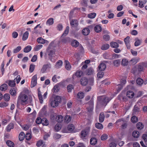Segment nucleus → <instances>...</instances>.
Segmentation results:
<instances>
[{
  "mask_svg": "<svg viewBox=\"0 0 147 147\" xmlns=\"http://www.w3.org/2000/svg\"><path fill=\"white\" fill-rule=\"evenodd\" d=\"M28 99L27 96L25 94H20L19 96L17 103V107L20 109H23L24 106L27 105Z\"/></svg>",
  "mask_w": 147,
  "mask_h": 147,
  "instance_id": "f257e3e1",
  "label": "nucleus"
},
{
  "mask_svg": "<svg viewBox=\"0 0 147 147\" xmlns=\"http://www.w3.org/2000/svg\"><path fill=\"white\" fill-rule=\"evenodd\" d=\"M111 97H107L105 96H100L97 97V103L102 106L105 107L112 99Z\"/></svg>",
  "mask_w": 147,
  "mask_h": 147,
  "instance_id": "f03ea898",
  "label": "nucleus"
},
{
  "mask_svg": "<svg viewBox=\"0 0 147 147\" xmlns=\"http://www.w3.org/2000/svg\"><path fill=\"white\" fill-rule=\"evenodd\" d=\"M95 41L94 40H92L91 41V43H89L88 45V47L89 50H90L92 53L94 54H97L98 53V51H95L94 50V48L97 46L95 45Z\"/></svg>",
  "mask_w": 147,
  "mask_h": 147,
  "instance_id": "7ed1b4c3",
  "label": "nucleus"
},
{
  "mask_svg": "<svg viewBox=\"0 0 147 147\" xmlns=\"http://www.w3.org/2000/svg\"><path fill=\"white\" fill-rule=\"evenodd\" d=\"M51 68V65L50 63H49L47 64H44L41 69V72L42 73H46L47 69H49Z\"/></svg>",
  "mask_w": 147,
  "mask_h": 147,
  "instance_id": "20e7f679",
  "label": "nucleus"
},
{
  "mask_svg": "<svg viewBox=\"0 0 147 147\" xmlns=\"http://www.w3.org/2000/svg\"><path fill=\"white\" fill-rule=\"evenodd\" d=\"M37 75H35L33 76L32 78L31 87V88L34 87L37 84Z\"/></svg>",
  "mask_w": 147,
  "mask_h": 147,
  "instance_id": "39448f33",
  "label": "nucleus"
},
{
  "mask_svg": "<svg viewBox=\"0 0 147 147\" xmlns=\"http://www.w3.org/2000/svg\"><path fill=\"white\" fill-rule=\"evenodd\" d=\"M102 57L104 59H105L110 60L112 59V55L109 53H104L102 55Z\"/></svg>",
  "mask_w": 147,
  "mask_h": 147,
  "instance_id": "423d86ee",
  "label": "nucleus"
},
{
  "mask_svg": "<svg viewBox=\"0 0 147 147\" xmlns=\"http://www.w3.org/2000/svg\"><path fill=\"white\" fill-rule=\"evenodd\" d=\"M70 25L73 27H76L78 24V22L77 20H71L70 22Z\"/></svg>",
  "mask_w": 147,
  "mask_h": 147,
  "instance_id": "0eeeda50",
  "label": "nucleus"
},
{
  "mask_svg": "<svg viewBox=\"0 0 147 147\" xmlns=\"http://www.w3.org/2000/svg\"><path fill=\"white\" fill-rule=\"evenodd\" d=\"M145 63L142 62L139 64L138 66V70L139 71H142L144 70V67L145 65Z\"/></svg>",
  "mask_w": 147,
  "mask_h": 147,
  "instance_id": "6e6552de",
  "label": "nucleus"
},
{
  "mask_svg": "<svg viewBox=\"0 0 147 147\" xmlns=\"http://www.w3.org/2000/svg\"><path fill=\"white\" fill-rule=\"evenodd\" d=\"M88 82V80L85 77L82 78L80 80V83L83 86L86 85Z\"/></svg>",
  "mask_w": 147,
  "mask_h": 147,
  "instance_id": "1a4fd4ad",
  "label": "nucleus"
},
{
  "mask_svg": "<svg viewBox=\"0 0 147 147\" xmlns=\"http://www.w3.org/2000/svg\"><path fill=\"white\" fill-rule=\"evenodd\" d=\"M136 83L137 84L140 86L142 85L143 83L146 84L147 83L146 81H144L143 79L140 78H138L137 79Z\"/></svg>",
  "mask_w": 147,
  "mask_h": 147,
  "instance_id": "9d476101",
  "label": "nucleus"
},
{
  "mask_svg": "<svg viewBox=\"0 0 147 147\" xmlns=\"http://www.w3.org/2000/svg\"><path fill=\"white\" fill-rule=\"evenodd\" d=\"M105 118V115L103 112H102L100 113L99 117V120L100 123H102L104 120Z\"/></svg>",
  "mask_w": 147,
  "mask_h": 147,
  "instance_id": "9b49d317",
  "label": "nucleus"
},
{
  "mask_svg": "<svg viewBox=\"0 0 147 147\" xmlns=\"http://www.w3.org/2000/svg\"><path fill=\"white\" fill-rule=\"evenodd\" d=\"M63 62L61 60H58L55 63V67L56 69L60 68L62 65Z\"/></svg>",
  "mask_w": 147,
  "mask_h": 147,
  "instance_id": "f8f14e48",
  "label": "nucleus"
},
{
  "mask_svg": "<svg viewBox=\"0 0 147 147\" xmlns=\"http://www.w3.org/2000/svg\"><path fill=\"white\" fill-rule=\"evenodd\" d=\"M37 42L39 43L44 44L46 42L48 43V41L41 37H39L37 39Z\"/></svg>",
  "mask_w": 147,
  "mask_h": 147,
  "instance_id": "ddd939ff",
  "label": "nucleus"
},
{
  "mask_svg": "<svg viewBox=\"0 0 147 147\" xmlns=\"http://www.w3.org/2000/svg\"><path fill=\"white\" fill-rule=\"evenodd\" d=\"M14 124L13 123H11L9 124L6 128V130L7 132H9L11 129L13 128Z\"/></svg>",
  "mask_w": 147,
  "mask_h": 147,
  "instance_id": "4468645a",
  "label": "nucleus"
},
{
  "mask_svg": "<svg viewBox=\"0 0 147 147\" xmlns=\"http://www.w3.org/2000/svg\"><path fill=\"white\" fill-rule=\"evenodd\" d=\"M80 45L79 43L76 40H73L71 42V46L74 47H78Z\"/></svg>",
  "mask_w": 147,
  "mask_h": 147,
  "instance_id": "2eb2a0df",
  "label": "nucleus"
},
{
  "mask_svg": "<svg viewBox=\"0 0 147 147\" xmlns=\"http://www.w3.org/2000/svg\"><path fill=\"white\" fill-rule=\"evenodd\" d=\"M64 63L65 64V68L66 69L68 70H70L71 68V66L69 62L67 60H65L64 61Z\"/></svg>",
  "mask_w": 147,
  "mask_h": 147,
  "instance_id": "dca6fc26",
  "label": "nucleus"
},
{
  "mask_svg": "<svg viewBox=\"0 0 147 147\" xmlns=\"http://www.w3.org/2000/svg\"><path fill=\"white\" fill-rule=\"evenodd\" d=\"M127 97L129 98H132L134 95V93L131 90H129L127 91L126 94Z\"/></svg>",
  "mask_w": 147,
  "mask_h": 147,
  "instance_id": "f3484780",
  "label": "nucleus"
},
{
  "mask_svg": "<svg viewBox=\"0 0 147 147\" xmlns=\"http://www.w3.org/2000/svg\"><path fill=\"white\" fill-rule=\"evenodd\" d=\"M82 32L84 35L87 36L90 33V30L89 28H85L82 30Z\"/></svg>",
  "mask_w": 147,
  "mask_h": 147,
  "instance_id": "a211bd4d",
  "label": "nucleus"
},
{
  "mask_svg": "<svg viewBox=\"0 0 147 147\" xmlns=\"http://www.w3.org/2000/svg\"><path fill=\"white\" fill-rule=\"evenodd\" d=\"M38 95L40 102L42 104L43 102V100L41 92L39 89H38Z\"/></svg>",
  "mask_w": 147,
  "mask_h": 147,
  "instance_id": "6ab92c4d",
  "label": "nucleus"
},
{
  "mask_svg": "<svg viewBox=\"0 0 147 147\" xmlns=\"http://www.w3.org/2000/svg\"><path fill=\"white\" fill-rule=\"evenodd\" d=\"M106 67V64L104 63H100L99 66L98 68L100 71H102L104 70Z\"/></svg>",
  "mask_w": 147,
  "mask_h": 147,
  "instance_id": "aec40b11",
  "label": "nucleus"
},
{
  "mask_svg": "<svg viewBox=\"0 0 147 147\" xmlns=\"http://www.w3.org/2000/svg\"><path fill=\"white\" fill-rule=\"evenodd\" d=\"M71 118L70 116L67 115L64 118V121L65 123H68L71 121Z\"/></svg>",
  "mask_w": 147,
  "mask_h": 147,
  "instance_id": "412c9836",
  "label": "nucleus"
},
{
  "mask_svg": "<svg viewBox=\"0 0 147 147\" xmlns=\"http://www.w3.org/2000/svg\"><path fill=\"white\" fill-rule=\"evenodd\" d=\"M147 2V0H139V6L141 8H142L144 6V5Z\"/></svg>",
  "mask_w": 147,
  "mask_h": 147,
  "instance_id": "4be33fe9",
  "label": "nucleus"
},
{
  "mask_svg": "<svg viewBox=\"0 0 147 147\" xmlns=\"http://www.w3.org/2000/svg\"><path fill=\"white\" fill-rule=\"evenodd\" d=\"M97 142V140L95 138H92L90 140V143L92 145H95Z\"/></svg>",
  "mask_w": 147,
  "mask_h": 147,
  "instance_id": "5701e85b",
  "label": "nucleus"
},
{
  "mask_svg": "<svg viewBox=\"0 0 147 147\" xmlns=\"http://www.w3.org/2000/svg\"><path fill=\"white\" fill-rule=\"evenodd\" d=\"M8 86L6 84H4L1 85L0 86V90L2 91H5L7 90Z\"/></svg>",
  "mask_w": 147,
  "mask_h": 147,
  "instance_id": "b1692460",
  "label": "nucleus"
},
{
  "mask_svg": "<svg viewBox=\"0 0 147 147\" xmlns=\"http://www.w3.org/2000/svg\"><path fill=\"white\" fill-rule=\"evenodd\" d=\"M88 134L87 131L85 130H82L81 133V136L82 138H84L86 137Z\"/></svg>",
  "mask_w": 147,
  "mask_h": 147,
  "instance_id": "393cba45",
  "label": "nucleus"
},
{
  "mask_svg": "<svg viewBox=\"0 0 147 147\" xmlns=\"http://www.w3.org/2000/svg\"><path fill=\"white\" fill-rule=\"evenodd\" d=\"M102 27L99 25H96L94 28L95 31L97 33L100 32L102 30Z\"/></svg>",
  "mask_w": 147,
  "mask_h": 147,
  "instance_id": "a878e982",
  "label": "nucleus"
},
{
  "mask_svg": "<svg viewBox=\"0 0 147 147\" xmlns=\"http://www.w3.org/2000/svg\"><path fill=\"white\" fill-rule=\"evenodd\" d=\"M3 98L5 101H8L10 99V95L8 93L5 94L3 96Z\"/></svg>",
  "mask_w": 147,
  "mask_h": 147,
  "instance_id": "bb28decb",
  "label": "nucleus"
},
{
  "mask_svg": "<svg viewBox=\"0 0 147 147\" xmlns=\"http://www.w3.org/2000/svg\"><path fill=\"white\" fill-rule=\"evenodd\" d=\"M28 35L29 33L27 31H26L24 34L22 36V39L23 40L25 41L28 38Z\"/></svg>",
  "mask_w": 147,
  "mask_h": 147,
  "instance_id": "cd10ccee",
  "label": "nucleus"
},
{
  "mask_svg": "<svg viewBox=\"0 0 147 147\" xmlns=\"http://www.w3.org/2000/svg\"><path fill=\"white\" fill-rule=\"evenodd\" d=\"M140 60V58L139 57H137L136 58H133L131 59L130 61H132V64L134 65L136 64Z\"/></svg>",
  "mask_w": 147,
  "mask_h": 147,
  "instance_id": "c85d7f7f",
  "label": "nucleus"
},
{
  "mask_svg": "<svg viewBox=\"0 0 147 147\" xmlns=\"http://www.w3.org/2000/svg\"><path fill=\"white\" fill-rule=\"evenodd\" d=\"M54 23V20L53 18H50L47 21L46 24L47 25H52Z\"/></svg>",
  "mask_w": 147,
  "mask_h": 147,
  "instance_id": "c756f323",
  "label": "nucleus"
},
{
  "mask_svg": "<svg viewBox=\"0 0 147 147\" xmlns=\"http://www.w3.org/2000/svg\"><path fill=\"white\" fill-rule=\"evenodd\" d=\"M95 126L99 129H102L103 128V125L100 123H96L95 124Z\"/></svg>",
  "mask_w": 147,
  "mask_h": 147,
  "instance_id": "7c9ffc66",
  "label": "nucleus"
},
{
  "mask_svg": "<svg viewBox=\"0 0 147 147\" xmlns=\"http://www.w3.org/2000/svg\"><path fill=\"white\" fill-rule=\"evenodd\" d=\"M93 71L94 70L93 69L90 68L86 70L85 73L88 75H91L93 74Z\"/></svg>",
  "mask_w": 147,
  "mask_h": 147,
  "instance_id": "2f4dec72",
  "label": "nucleus"
},
{
  "mask_svg": "<svg viewBox=\"0 0 147 147\" xmlns=\"http://www.w3.org/2000/svg\"><path fill=\"white\" fill-rule=\"evenodd\" d=\"M7 83H8L9 86L11 87H14L16 85L15 81L13 80H9L8 81V82H6Z\"/></svg>",
  "mask_w": 147,
  "mask_h": 147,
  "instance_id": "473e14b6",
  "label": "nucleus"
},
{
  "mask_svg": "<svg viewBox=\"0 0 147 147\" xmlns=\"http://www.w3.org/2000/svg\"><path fill=\"white\" fill-rule=\"evenodd\" d=\"M31 46L30 45H28L24 48V52L25 53H28L31 50Z\"/></svg>",
  "mask_w": 147,
  "mask_h": 147,
  "instance_id": "72a5a7b5",
  "label": "nucleus"
},
{
  "mask_svg": "<svg viewBox=\"0 0 147 147\" xmlns=\"http://www.w3.org/2000/svg\"><path fill=\"white\" fill-rule=\"evenodd\" d=\"M136 126L137 128L140 130L142 129L144 127V125L143 123L140 122L138 123L137 124Z\"/></svg>",
  "mask_w": 147,
  "mask_h": 147,
  "instance_id": "f704fd0d",
  "label": "nucleus"
},
{
  "mask_svg": "<svg viewBox=\"0 0 147 147\" xmlns=\"http://www.w3.org/2000/svg\"><path fill=\"white\" fill-rule=\"evenodd\" d=\"M110 45L111 47L113 48H117L119 46V44L117 42H111Z\"/></svg>",
  "mask_w": 147,
  "mask_h": 147,
  "instance_id": "c9c22d12",
  "label": "nucleus"
},
{
  "mask_svg": "<svg viewBox=\"0 0 147 147\" xmlns=\"http://www.w3.org/2000/svg\"><path fill=\"white\" fill-rule=\"evenodd\" d=\"M6 143L7 146L9 147H14L15 145L14 143L9 140L7 141Z\"/></svg>",
  "mask_w": 147,
  "mask_h": 147,
  "instance_id": "e433bc0d",
  "label": "nucleus"
},
{
  "mask_svg": "<svg viewBox=\"0 0 147 147\" xmlns=\"http://www.w3.org/2000/svg\"><path fill=\"white\" fill-rule=\"evenodd\" d=\"M63 117L61 115H59L56 117L57 121L59 123H61L63 120Z\"/></svg>",
  "mask_w": 147,
  "mask_h": 147,
  "instance_id": "4c0bfd02",
  "label": "nucleus"
},
{
  "mask_svg": "<svg viewBox=\"0 0 147 147\" xmlns=\"http://www.w3.org/2000/svg\"><path fill=\"white\" fill-rule=\"evenodd\" d=\"M120 59H117L114 60L113 61V63L114 66L117 67L120 64Z\"/></svg>",
  "mask_w": 147,
  "mask_h": 147,
  "instance_id": "58836bf2",
  "label": "nucleus"
},
{
  "mask_svg": "<svg viewBox=\"0 0 147 147\" xmlns=\"http://www.w3.org/2000/svg\"><path fill=\"white\" fill-rule=\"evenodd\" d=\"M9 92L11 95L13 96H15L16 94V91L14 88H12L10 89Z\"/></svg>",
  "mask_w": 147,
  "mask_h": 147,
  "instance_id": "ea45409f",
  "label": "nucleus"
},
{
  "mask_svg": "<svg viewBox=\"0 0 147 147\" xmlns=\"http://www.w3.org/2000/svg\"><path fill=\"white\" fill-rule=\"evenodd\" d=\"M139 132L137 131H134L132 133V136L135 138H137L139 136Z\"/></svg>",
  "mask_w": 147,
  "mask_h": 147,
  "instance_id": "a19ab883",
  "label": "nucleus"
},
{
  "mask_svg": "<svg viewBox=\"0 0 147 147\" xmlns=\"http://www.w3.org/2000/svg\"><path fill=\"white\" fill-rule=\"evenodd\" d=\"M69 30V27L67 26L66 27L65 30L63 34L62 35V37L66 36L68 33Z\"/></svg>",
  "mask_w": 147,
  "mask_h": 147,
  "instance_id": "79ce46f5",
  "label": "nucleus"
},
{
  "mask_svg": "<svg viewBox=\"0 0 147 147\" xmlns=\"http://www.w3.org/2000/svg\"><path fill=\"white\" fill-rule=\"evenodd\" d=\"M24 138V132H21L20 133L19 136V140L20 141L23 140Z\"/></svg>",
  "mask_w": 147,
  "mask_h": 147,
  "instance_id": "37998d69",
  "label": "nucleus"
},
{
  "mask_svg": "<svg viewBox=\"0 0 147 147\" xmlns=\"http://www.w3.org/2000/svg\"><path fill=\"white\" fill-rule=\"evenodd\" d=\"M109 47V45L108 44H103L102 46L101 49L102 50H105L107 49Z\"/></svg>",
  "mask_w": 147,
  "mask_h": 147,
  "instance_id": "c03bdc74",
  "label": "nucleus"
},
{
  "mask_svg": "<svg viewBox=\"0 0 147 147\" xmlns=\"http://www.w3.org/2000/svg\"><path fill=\"white\" fill-rule=\"evenodd\" d=\"M42 124L43 125H47L49 124V121L46 118H43L42 119Z\"/></svg>",
  "mask_w": 147,
  "mask_h": 147,
  "instance_id": "a18cd8bd",
  "label": "nucleus"
},
{
  "mask_svg": "<svg viewBox=\"0 0 147 147\" xmlns=\"http://www.w3.org/2000/svg\"><path fill=\"white\" fill-rule=\"evenodd\" d=\"M128 63V60L125 59H122L121 61V65L123 66H125L127 65Z\"/></svg>",
  "mask_w": 147,
  "mask_h": 147,
  "instance_id": "49530a36",
  "label": "nucleus"
},
{
  "mask_svg": "<svg viewBox=\"0 0 147 147\" xmlns=\"http://www.w3.org/2000/svg\"><path fill=\"white\" fill-rule=\"evenodd\" d=\"M84 94L82 92H78L77 95V97L79 99H82L84 96Z\"/></svg>",
  "mask_w": 147,
  "mask_h": 147,
  "instance_id": "de8ad7c7",
  "label": "nucleus"
},
{
  "mask_svg": "<svg viewBox=\"0 0 147 147\" xmlns=\"http://www.w3.org/2000/svg\"><path fill=\"white\" fill-rule=\"evenodd\" d=\"M96 16L95 13H92L88 14V18L91 19L94 18Z\"/></svg>",
  "mask_w": 147,
  "mask_h": 147,
  "instance_id": "09e8293b",
  "label": "nucleus"
},
{
  "mask_svg": "<svg viewBox=\"0 0 147 147\" xmlns=\"http://www.w3.org/2000/svg\"><path fill=\"white\" fill-rule=\"evenodd\" d=\"M131 120L133 123H135L137 122L138 119L136 116H134L131 117Z\"/></svg>",
  "mask_w": 147,
  "mask_h": 147,
  "instance_id": "8fccbe9b",
  "label": "nucleus"
},
{
  "mask_svg": "<svg viewBox=\"0 0 147 147\" xmlns=\"http://www.w3.org/2000/svg\"><path fill=\"white\" fill-rule=\"evenodd\" d=\"M51 106L53 107H57L58 105V104L57 102L56 101L54 100H52L51 103Z\"/></svg>",
  "mask_w": 147,
  "mask_h": 147,
  "instance_id": "3c124183",
  "label": "nucleus"
},
{
  "mask_svg": "<svg viewBox=\"0 0 147 147\" xmlns=\"http://www.w3.org/2000/svg\"><path fill=\"white\" fill-rule=\"evenodd\" d=\"M21 49V47L20 46H19L13 50V52L14 53H17L19 52Z\"/></svg>",
  "mask_w": 147,
  "mask_h": 147,
  "instance_id": "603ef678",
  "label": "nucleus"
},
{
  "mask_svg": "<svg viewBox=\"0 0 147 147\" xmlns=\"http://www.w3.org/2000/svg\"><path fill=\"white\" fill-rule=\"evenodd\" d=\"M83 72L81 71H77L75 73V76L77 77H80L83 75Z\"/></svg>",
  "mask_w": 147,
  "mask_h": 147,
  "instance_id": "864d4df0",
  "label": "nucleus"
},
{
  "mask_svg": "<svg viewBox=\"0 0 147 147\" xmlns=\"http://www.w3.org/2000/svg\"><path fill=\"white\" fill-rule=\"evenodd\" d=\"M74 129V126L72 124L69 125L67 127V129L69 131H72Z\"/></svg>",
  "mask_w": 147,
  "mask_h": 147,
  "instance_id": "5fc2aeb1",
  "label": "nucleus"
},
{
  "mask_svg": "<svg viewBox=\"0 0 147 147\" xmlns=\"http://www.w3.org/2000/svg\"><path fill=\"white\" fill-rule=\"evenodd\" d=\"M88 104L89 105V107H93L94 101L93 96L92 98L88 102Z\"/></svg>",
  "mask_w": 147,
  "mask_h": 147,
  "instance_id": "6e6d98bb",
  "label": "nucleus"
},
{
  "mask_svg": "<svg viewBox=\"0 0 147 147\" xmlns=\"http://www.w3.org/2000/svg\"><path fill=\"white\" fill-rule=\"evenodd\" d=\"M104 75V73L102 71H100L97 74V77L100 78H102Z\"/></svg>",
  "mask_w": 147,
  "mask_h": 147,
  "instance_id": "4d7b16f0",
  "label": "nucleus"
},
{
  "mask_svg": "<svg viewBox=\"0 0 147 147\" xmlns=\"http://www.w3.org/2000/svg\"><path fill=\"white\" fill-rule=\"evenodd\" d=\"M42 45L40 44L37 45L34 48V50L35 51H38L42 47Z\"/></svg>",
  "mask_w": 147,
  "mask_h": 147,
  "instance_id": "13d9d810",
  "label": "nucleus"
},
{
  "mask_svg": "<svg viewBox=\"0 0 147 147\" xmlns=\"http://www.w3.org/2000/svg\"><path fill=\"white\" fill-rule=\"evenodd\" d=\"M8 103L4 102H2L0 103V107L3 108L7 107L8 105Z\"/></svg>",
  "mask_w": 147,
  "mask_h": 147,
  "instance_id": "bf43d9fd",
  "label": "nucleus"
},
{
  "mask_svg": "<svg viewBox=\"0 0 147 147\" xmlns=\"http://www.w3.org/2000/svg\"><path fill=\"white\" fill-rule=\"evenodd\" d=\"M35 65H34L32 64H30L29 70V72L30 73H32L33 71L35 69Z\"/></svg>",
  "mask_w": 147,
  "mask_h": 147,
  "instance_id": "052dcab7",
  "label": "nucleus"
},
{
  "mask_svg": "<svg viewBox=\"0 0 147 147\" xmlns=\"http://www.w3.org/2000/svg\"><path fill=\"white\" fill-rule=\"evenodd\" d=\"M108 137V135L107 134H103L101 136L100 139L102 140H105L107 139Z\"/></svg>",
  "mask_w": 147,
  "mask_h": 147,
  "instance_id": "680f3d73",
  "label": "nucleus"
},
{
  "mask_svg": "<svg viewBox=\"0 0 147 147\" xmlns=\"http://www.w3.org/2000/svg\"><path fill=\"white\" fill-rule=\"evenodd\" d=\"M43 143L44 142L42 140H40L37 142L36 146L38 147H39L43 144Z\"/></svg>",
  "mask_w": 147,
  "mask_h": 147,
  "instance_id": "e2e57ef3",
  "label": "nucleus"
},
{
  "mask_svg": "<svg viewBox=\"0 0 147 147\" xmlns=\"http://www.w3.org/2000/svg\"><path fill=\"white\" fill-rule=\"evenodd\" d=\"M54 100H55L57 102L58 104L59 103H60L61 101V98L59 96H56Z\"/></svg>",
  "mask_w": 147,
  "mask_h": 147,
  "instance_id": "0e129e2a",
  "label": "nucleus"
},
{
  "mask_svg": "<svg viewBox=\"0 0 147 147\" xmlns=\"http://www.w3.org/2000/svg\"><path fill=\"white\" fill-rule=\"evenodd\" d=\"M80 1L81 4L82 5L85 6H87L88 0H81Z\"/></svg>",
  "mask_w": 147,
  "mask_h": 147,
  "instance_id": "69168bd1",
  "label": "nucleus"
},
{
  "mask_svg": "<svg viewBox=\"0 0 147 147\" xmlns=\"http://www.w3.org/2000/svg\"><path fill=\"white\" fill-rule=\"evenodd\" d=\"M64 36L62 37V36H61L60 38V42L63 43H65L67 41V40L66 38H64Z\"/></svg>",
  "mask_w": 147,
  "mask_h": 147,
  "instance_id": "338daca9",
  "label": "nucleus"
},
{
  "mask_svg": "<svg viewBox=\"0 0 147 147\" xmlns=\"http://www.w3.org/2000/svg\"><path fill=\"white\" fill-rule=\"evenodd\" d=\"M73 89V87L71 84H69L67 86V89L68 92H71Z\"/></svg>",
  "mask_w": 147,
  "mask_h": 147,
  "instance_id": "774afa93",
  "label": "nucleus"
}]
</instances>
